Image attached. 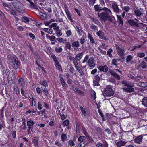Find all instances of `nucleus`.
Instances as JSON below:
<instances>
[{
	"mask_svg": "<svg viewBox=\"0 0 147 147\" xmlns=\"http://www.w3.org/2000/svg\"><path fill=\"white\" fill-rule=\"evenodd\" d=\"M91 97L92 99L95 100L96 98V94L95 92L94 91H92Z\"/></svg>",
	"mask_w": 147,
	"mask_h": 147,
	"instance_id": "44",
	"label": "nucleus"
},
{
	"mask_svg": "<svg viewBox=\"0 0 147 147\" xmlns=\"http://www.w3.org/2000/svg\"><path fill=\"white\" fill-rule=\"evenodd\" d=\"M49 39L51 41H54L55 38V37L54 36H50L49 35Z\"/></svg>",
	"mask_w": 147,
	"mask_h": 147,
	"instance_id": "59",
	"label": "nucleus"
},
{
	"mask_svg": "<svg viewBox=\"0 0 147 147\" xmlns=\"http://www.w3.org/2000/svg\"><path fill=\"white\" fill-rule=\"evenodd\" d=\"M98 112L100 115L101 116L103 121H104V118L103 113L99 109L98 110Z\"/></svg>",
	"mask_w": 147,
	"mask_h": 147,
	"instance_id": "62",
	"label": "nucleus"
},
{
	"mask_svg": "<svg viewBox=\"0 0 147 147\" xmlns=\"http://www.w3.org/2000/svg\"><path fill=\"white\" fill-rule=\"evenodd\" d=\"M142 104L146 107H147V97H144L142 101Z\"/></svg>",
	"mask_w": 147,
	"mask_h": 147,
	"instance_id": "28",
	"label": "nucleus"
},
{
	"mask_svg": "<svg viewBox=\"0 0 147 147\" xmlns=\"http://www.w3.org/2000/svg\"><path fill=\"white\" fill-rule=\"evenodd\" d=\"M86 138L85 137L83 136H80L78 139L79 141L81 142H83V140H84Z\"/></svg>",
	"mask_w": 147,
	"mask_h": 147,
	"instance_id": "49",
	"label": "nucleus"
},
{
	"mask_svg": "<svg viewBox=\"0 0 147 147\" xmlns=\"http://www.w3.org/2000/svg\"><path fill=\"white\" fill-rule=\"evenodd\" d=\"M97 34L101 39L106 40L108 39L104 36V33L102 31L100 30L97 33Z\"/></svg>",
	"mask_w": 147,
	"mask_h": 147,
	"instance_id": "16",
	"label": "nucleus"
},
{
	"mask_svg": "<svg viewBox=\"0 0 147 147\" xmlns=\"http://www.w3.org/2000/svg\"><path fill=\"white\" fill-rule=\"evenodd\" d=\"M59 27H57L54 29V30L55 31V33L58 37L61 36L62 35L61 31L59 29Z\"/></svg>",
	"mask_w": 147,
	"mask_h": 147,
	"instance_id": "22",
	"label": "nucleus"
},
{
	"mask_svg": "<svg viewBox=\"0 0 147 147\" xmlns=\"http://www.w3.org/2000/svg\"><path fill=\"white\" fill-rule=\"evenodd\" d=\"M9 64L15 69L18 68L20 65V63L18 61V58L15 55L10 57L9 58Z\"/></svg>",
	"mask_w": 147,
	"mask_h": 147,
	"instance_id": "3",
	"label": "nucleus"
},
{
	"mask_svg": "<svg viewBox=\"0 0 147 147\" xmlns=\"http://www.w3.org/2000/svg\"><path fill=\"white\" fill-rule=\"evenodd\" d=\"M44 9L48 11L50 13L51 12L52 10L51 8L48 7H46Z\"/></svg>",
	"mask_w": 147,
	"mask_h": 147,
	"instance_id": "61",
	"label": "nucleus"
},
{
	"mask_svg": "<svg viewBox=\"0 0 147 147\" xmlns=\"http://www.w3.org/2000/svg\"><path fill=\"white\" fill-rule=\"evenodd\" d=\"M44 30L50 34H52L53 32V29L51 27L47 28H44Z\"/></svg>",
	"mask_w": 147,
	"mask_h": 147,
	"instance_id": "27",
	"label": "nucleus"
},
{
	"mask_svg": "<svg viewBox=\"0 0 147 147\" xmlns=\"http://www.w3.org/2000/svg\"><path fill=\"white\" fill-rule=\"evenodd\" d=\"M76 29L78 33V34L79 36H80L82 35V31L79 28L78 26H76Z\"/></svg>",
	"mask_w": 147,
	"mask_h": 147,
	"instance_id": "35",
	"label": "nucleus"
},
{
	"mask_svg": "<svg viewBox=\"0 0 147 147\" xmlns=\"http://www.w3.org/2000/svg\"><path fill=\"white\" fill-rule=\"evenodd\" d=\"M96 0H89L88 1L89 5L91 6H93L95 3Z\"/></svg>",
	"mask_w": 147,
	"mask_h": 147,
	"instance_id": "51",
	"label": "nucleus"
},
{
	"mask_svg": "<svg viewBox=\"0 0 147 147\" xmlns=\"http://www.w3.org/2000/svg\"><path fill=\"white\" fill-rule=\"evenodd\" d=\"M90 28L94 31H97V27L94 24L91 25L90 26Z\"/></svg>",
	"mask_w": 147,
	"mask_h": 147,
	"instance_id": "37",
	"label": "nucleus"
},
{
	"mask_svg": "<svg viewBox=\"0 0 147 147\" xmlns=\"http://www.w3.org/2000/svg\"><path fill=\"white\" fill-rule=\"evenodd\" d=\"M38 139L37 137H35L33 138L32 142L35 146L38 147Z\"/></svg>",
	"mask_w": 147,
	"mask_h": 147,
	"instance_id": "18",
	"label": "nucleus"
},
{
	"mask_svg": "<svg viewBox=\"0 0 147 147\" xmlns=\"http://www.w3.org/2000/svg\"><path fill=\"white\" fill-rule=\"evenodd\" d=\"M87 63H88L90 69L93 68L96 65L94 58L93 57L90 58L88 61L87 62Z\"/></svg>",
	"mask_w": 147,
	"mask_h": 147,
	"instance_id": "7",
	"label": "nucleus"
},
{
	"mask_svg": "<svg viewBox=\"0 0 147 147\" xmlns=\"http://www.w3.org/2000/svg\"><path fill=\"white\" fill-rule=\"evenodd\" d=\"M22 22H28L29 21V18L26 17H23L21 19Z\"/></svg>",
	"mask_w": 147,
	"mask_h": 147,
	"instance_id": "41",
	"label": "nucleus"
},
{
	"mask_svg": "<svg viewBox=\"0 0 147 147\" xmlns=\"http://www.w3.org/2000/svg\"><path fill=\"white\" fill-rule=\"evenodd\" d=\"M145 56V53L143 52H138L137 53V56L140 58H142Z\"/></svg>",
	"mask_w": 147,
	"mask_h": 147,
	"instance_id": "39",
	"label": "nucleus"
},
{
	"mask_svg": "<svg viewBox=\"0 0 147 147\" xmlns=\"http://www.w3.org/2000/svg\"><path fill=\"white\" fill-rule=\"evenodd\" d=\"M87 144V142H82L79 143L77 147H84Z\"/></svg>",
	"mask_w": 147,
	"mask_h": 147,
	"instance_id": "34",
	"label": "nucleus"
},
{
	"mask_svg": "<svg viewBox=\"0 0 147 147\" xmlns=\"http://www.w3.org/2000/svg\"><path fill=\"white\" fill-rule=\"evenodd\" d=\"M65 11L67 15L68 19L70 20L71 22H74V21L71 18V13L68 10L67 8H65Z\"/></svg>",
	"mask_w": 147,
	"mask_h": 147,
	"instance_id": "13",
	"label": "nucleus"
},
{
	"mask_svg": "<svg viewBox=\"0 0 147 147\" xmlns=\"http://www.w3.org/2000/svg\"><path fill=\"white\" fill-rule=\"evenodd\" d=\"M51 57L53 59L54 62L57 61V60L56 58V57L54 54H52L51 55Z\"/></svg>",
	"mask_w": 147,
	"mask_h": 147,
	"instance_id": "63",
	"label": "nucleus"
},
{
	"mask_svg": "<svg viewBox=\"0 0 147 147\" xmlns=\"http://www.w3.org/2000/svg\"><path fill=\"white\" fill-rule=\"evenodd\" d=\"M67 136L65 134H62L61 136V140L63 142H64L67 139Z\"/></svg>",
	"mask_w": 147,
	"mask_h": 147,
	"instance_id": "40",
	"label": "nucleus"
},
{
	"mask_svg": "<svg viewBox=\"0 0 147 147\" xmlns=\"http://www.w3.org/2000/svg\"><path fill=\"white\" fill-rule=\"evenodd\" d=\"M55 65L57 69L61 71H62V69L61 66L59 63L58 61L55 62Z\"/></svg>",
	"mask_w": 147,
	"mask_h": 147,
	"instance_id": "29",
	"label": "nucleus"
},
{
	"mask_svg": "<svg viewBox=\"0 0 147 147\" xmlns=\"http://www.w3.org/2000/svg\"><path fill=\"white\" fill-rule=\"evenodd\" d=\"M40 84L41 85H42L45 87L44 88H46V87L48 86V84L46 81L45 80H42L40 81Z\"/></svg>",
	"mask_w": 147,
	"mask_h": 147,
	"instance_id": "33",
	"label": "nucleus"
},
{
	"mask_svg": "<svg viewBox=\"0 0 147 147\" xmlns=\"http://www.w3.org/2000/svg\"><path fill=\"white\" fill-rule=\"evenodd\" d=\"M21 94L24 96H25L26 95V92L23 89V88H21Z\"/></svg>",
	"mask_w": 147,
	"mask_h": 147,
	"instance_id": "54",
	"label": "nucleus"
},
{
	"mask_svg": "<svg viewBox=\"0 0 147 147\" xmlns=\"http://www.w3.org/2000/svg\"><path fill=\"white\" fill-rule=\"evenodd\" d=\"M134 12L135 13V15L136 16L138 17L140 16L142 14L141 11L137 9H134Z\"/></svg>",
	"mask_w": 147,
	"mask_h": 147,
	"instance_id": "24",
	"label": "nucleus"
},
{
	"mask_svg": "<svg viewBox=\"0 0 147 147\" xmlns=\"http://www.w3.org/2000/svg\"><path fill=\"white\" fill-rule=\"evenodd\" d=\"M127 142L122 140H120L116 143V145L117 147H121L125 146Z\"/></svg>",
	"mask_w": 147,
	"mask_h": 147,
	"instance_id": "14",
	"label": "nucleus"
},
{
	"mask_svg": "<svg viewBox=\"0 0 147 147\" xmlns=\"http://www.w3.org/2000/svg\"><path fill=\"white\" fill-rule=\"evenodd\" d=\"M111 6L114 12L116 13L119 12L120 9L118 7V5L116 2L114 1L112 2Z\"/></svg>",
	"mask_w": 147,
	"mask_h": 147,
	"instance_id": "9",
	"label": "nucleus"
},
{
	"mask_svg": "<svg viewBox=\"0 0 147 147\" xmlns=\"http://www.w3.org/2000/svg\"><path fill=\"white\" fill-rule=\"evenodd\" d=\"M67 37H69L72 34V32L70 30L67 31L66 32Z\"/></svg>",
	"mask_w": 147,
	"mask_h": 147,
	"instance_id": "55",
	"label": "nucleus"
},
{
	"mask_svg": "<svg viewBox=\"0 0 147 147\" xmlns=\"http://www.w3.org/2000/svg\"><path fill=\"white\" fill-rule=\"evenodd\" d=\"M128 23L131 26H134L136 27H139V23H137L133 20H129L128 21Z\"/></svg>",
	"mask_w": 147,
	"mask_h": 147,
	"instance_id": "15",
	"label": "nucleus"
},
{
	"mask_svg": "<svg viewBox=\"0 0 147 147\" xmlns=\"http://www.w3.org/2000/svg\"><path fill=\"white\" fill-rule=\"evenodd\" d=\"M117 21L120 24L123 25V22L121 16L117 15Z\"/></svg>",
	"mask_w": 147,
	"mask_h": 147,
	"instance_id": "32",
	"label": "nucleus"
},
{
	"mask_svg": "<svg viewBox=\"0 0 147 147\" xmlns=\"http://www.w3.org/2000/svg\"><path fill=\"white\" fill-rule=\"evenodd\" d=\"M118 61V60L116 59H114L112 60L111 62L112 65H116L117 64Z\"/></svg>",
	"mask_w": 147,
	"mask_h": 147,
	"instance_id": "45",
	"label": "nucleus"
},
{
	"mask_svg": "<svg viewBox=\"0 0 147 147\" xmlns=\"http://www.w3.org/2000/svg\"><path fill=\"white\" fill-rule=\"evenodd\" d=\"M16 10L18 12L23 13L24 12V5L21 2L17 1L14 5Z\"/></svg>",
	"mask_w": 147,
	"mask_h": 147,
	"instance_id": "5",
	"label": "nucleus"
},
{
	"mask_svg": "<svg viewBox=\"0 0 147 147\" xmlns=\"http://www.w3.org/2000/svg\"><path fill=\"white\" fill-rule=\"evenodd\" d=\"M80 109H81V111L82 112V114L84 115V116H86V112L85 110V109L83 108L81 106L80 107Z\"/></svg>",
	"mask_w": 147,
	"mask_h": 147,
	"instance_id": "43",
	"label": "nucleus"
},
{
	"mask_svg": "<svg viewBox=\"0 0 147 147\" xmlns=\"http://www.w3.org/2000/svg\"><path fill=\"white\" fill-rule=\"evenodd\" d=\"M112 52V49L111 48L107 52V55L110 57H112V55L111 54V53Z\"/></svg>",
	"mask_w": 147,
	"mask_h": 147,
	"instance_id": "46",
	"label": "nucleus"
},
{
	"mask_svg": "<svg viewBox=\"0 0 147 147\" xmlns=\"http://www.w3.org/2000/svg\"><path fill=\"white\" fill-rule=\"evenodd\" d=\"M69 121L67 119L65 120L63 122V124L64 126H67L69 125Z\"/></svg>",
	"mask_w": 147,
	"mask_h": 147,
	"instance_id": "52",
	"label": "nucleus"
},
{
	"mask_svg": "<svg viewBox=\"0 0 147 147\" xmlns=\"http://www.w3.org/2000/svg\"><path fill=\"white\" fill-rule=\"evenodd\" d=\"M121 83L125 86L122 88V90L127 93H131L134 91V89L133 88L134 86L133 83L131 82H127L125 81H122Z\"/></svg>",
	"mask_w": 147,
	"mask_h": 147,
	"instance_id": "2",
	"label": "nucleus"
},
{
	"mask_svg": "<svg viewBox=\"0 0 147 147\" xmlns=\"http://www.w3.org/2000/svg\"><path fill=\"white\" fill-rule=\"evenodd\" d=\"M55 144L59 146H62V144L60 143V142L58 140L56 141L55 142Z\"/></svg>",
	"mask_w": 147,
	"mask_h": 147,
	"instance_id": "64",
	"label": "nucleus"
},
{
	"mask_svg": "<svg viewBox=\"0 0 147 147\" xmlns=\"http://www.w3.org/2000/svg\"><path fill=\"white\" fill-rule=\"evenodd\" d=\"M100 79L98 75H96L93 78V82L94 86H98L99 85V82Z\"/></svg>",
	"mask_w": 147,
	"mask_h": 147,
	"instance_id": "8",
	"label": "nucleus"
},
{
	"mask_svg": "<svg viewBox=\"0 0 147 147\" xmlns=\"http://www.w3.org/2000/svg\"><path fill=\"white\" fill-rule=\"evenodd\" d=\"M14 90L16 94H18L20 93L19 90L17 87H16V88H14Z\"/></svg>",
	"mask_w": 147,
	"mask_h": 147,
	"instance_id": "58",
	"label": "nucleus"
},
{
	"mask_svg": "<svg viewBox=\"0 0 147 147\" xmlns=\"http://www.w3.org/2000/svg\"><path fill=\"white\" fill-rule=\"evenodd\" d=\"M140 86L141 87H147V83L145 82H142L139 83Z\"/></svg>",
	"mask_w": 147,
	"mask_h": 147,
	"instance_id": "36",
	"label": "nucleus"
},
{
	"mask_svg": "<svg viewBox=\"0 0 147 147\" xmlns=\"http://www.w3.org/2000/svg\"><path fill=\"white\" fill-rule=\"evenodd\" d=\"M114 94V92L112 89V86L110 85L107 86L104 91V96L110 97L113 96Z\"/></svg>",
	"mask_w": 147,
	"mask_h": 147,
	"instance_id": "6",
	"label": "nucleus"
},
{
	"mask_svg": "<svg viewBox=\"0 0 147 147\" xmlns=\"http://www.w3.org/2000/svg\"><path fill=\"white\" fill-rule=\"evenodd\" d=\"M133 57L131 55H129L127 56L126 58V62L127 63L129 62Z\"/></svg>",
	"mask_w": 147,
	"mask_h": 147,
	"instance_id": "47",
	"label": "nucleus"
},
{
	"mask_svg": "<svg viewBox=\"0 0 147 147\" xmlns=\"http://www.w3.org/2000/svg\"><path fill=\"white\" fill-rule=\"evenodd\" d=\"M139 62L140 64V65L141 66V67L143 69H145L147 67V63L142 61H139Z\"/></svg>",
	"mask_w": 147,
	"mask_h": 147,
	"instance_id": "25",
	"label": "nucleus"
},
{
	"mask_svg": "<svg viewBox=\"0 0 147 147\" xmlns=\"http://www.w3.org/2000/svg\"><path fill=\"white\" fill-rule=\"evenodd\" d=\"M30 3V4L31 6L33 8L35 9H37V6L36 5H35L33 2L31 1Z\"/></svg>",
	"mask_w": 147,
	"mask_h": 147,
	"instance_id": "56",
	"label": "nucleus"
},
{
	"mask_svg": "<svg viewBox=\"0 0 147 147\" xmlns=\"http://www.w3.org/2000/svg\"><path fill=\"white\" fill-rule=\"evenodd\" d=\"M143 137V136L142 135H140L137 136L134 139V142L140 144L142 141Z\"/></svg>",
	"mask_w": 147,
	"mask_h": 147,
	"instance_id": "11",
	"label": "nucleus"
},
{
	"mask_svg": "<svg viewBox=\"0 0 147 147\" xmlns=\"http://www.w3.org/2000/svg\"><path fill=\"white\" fill-rule=\"evenodd\" d=\"M115 45L118 55L122 59H123L124 57L125 52L124 48L119 44H115Z\"/></svg>",
	"mask_w": 147,
	"mask_h": 147,
	"instance_id": "4",
	"label": "nucleus"
},
{
	"mask_svg": "<svg viewBox=\"0 0 147 147\" xmlns=\"http://www.w3.org/2000/svg\"><path fill=\"white\" fill-rule=\"evenodd\" d=\"M33 127H28L27 129V132L28 134H30L31 133V132H33Z\"/></svg>",
	"mask_w": 147,
	"mask_h": 147,
	"instance_id": "50",
	"label": "nucleus"
},
{
	"mask_svg": "<svg viewBox=\"0 0 147 147\" xmlns=\"http://www.w3.org/2000/svg\"><path fill=\"white\" fill-rule=\"evenodd\" d=\"M89 59V55H86L84 57V59L83 60L82 62V63H84L86 62H87V61H88Z\"/></svg>",
	"mask_w": 147,
	"mask_h": 147,
	"instance_id": "42",
	"label": "nucleus"
},
{
	"mask_svg": "<svg viewBox=\"0 0 147 147\" xmlns=\"http://www.w3.org/2000/svg\"><path fill=\"white\" fill-rule=\"evenodd\" d=\"M83 56V53H81L77 54L75 57L78 61H79L82 58Z\"/></svg>",
	"mask_w": 147,
	"mask_h": 147,
	"instance_id": "30",
	"label": "nucleus"
},
{
	"mask_svg": "<svg viewBox=\"0 0 147 147\" xmlns=\"http://www.w3.org/2000/svg\"><path fill=\"white\" fill-rule=\"evenodd\" d=\"M42 88L43 92L45 94L46 96H47L48 94V92L46 88H44V87H42Z\"/></svg>",
	"mask_w": 147,
	"mask_h": 147,
	"instance_id": "38",
	"label": "nucleus"
},
{
	"mask_svg": "<svg viewBox=\"0 0 147 147\" xmlns=\"http://www.w3.org/2000/svg\"><path fill=\"white\" fill-rule=\"evenodd\" d=\"M55 50L57 53L61 52L62 51V47L61 46L59 48H55Z\"/></svg>",
	"mask_w": 147,
	"mask_h": 147,
	"instance_id": "48",
	"label": "nucleus"
},
{
	"mask_svg": "<svg viewBox=\"0 0 147 147\" xmlns=\"http://www.w3.org/2000/svg\"><path fill=\"white\" fill-rule=\"evenodd\" d=\"M109 72L110 73L111 75L117 79L119 80L120 79V77L118 74L113 71L109 69Z\"/></svg>",
	"mask_w": 147,
	"mask_h": 147,
	"instance_id": "12",
	"label": "nucleus"
},
{
	"mask_svg": "<svg viewBox=\"0 0 147 147\" xmlns=\"http://www.w3.org/2000/svg\"><path fill=\"white\" fill-rule=\"evenodd\" d=\"M18 84L19 86L22 87V88H23L24 86L25 82L23 78H20L19 79Z\"/></svg>",
	"mask_w": 147,
	"mask_h": 147,
	"instance_id": "17",
	"label": "nucleus"
},
{
	"mask_svg": "<svg viewBox=\"0 0 147 147\" xmlns=\"http://www.w3.org/2000/svg\"><path fill=\"white\" fill-rule=\"evenodd\" d=\"M71 46L73 48L79 47V43L78 41H73L71 42Z\"/></svg>",
	"mask_w": 147,
	"mask_h": 147,
	"instance_id": "19",
	"label": "nucleus"
},
{
	"mask_svg": "<svg viewBox=\"0 0 147 147\" xmlns=\"http://www.w3.org/2000/svg\"><path fill=\"white\" fill-rule=\"evenodd\" d=\"M65 49L67 51H70L72 49L71 47V44L69 42H65Z\"/></svg>",
	"mask_w": 147,
	"mask_h": 147,
	"instance_id": "21",
	"label": "nucleus"
},
{
	"mask_svg": "<svg viewBox=\"0 0 147 147\" xmlns=\"http://www.w3.org/2000/svg\"><path fill=\"white\" fill-rule=\"evenodd\" d=\"M88 39L90 40V42L92 44L94 43L95 41L91 35L89 33L88 34Z\"/></svg>",
	"mask_w": 147,
	"mask_h": 147,
	"instance_id": "31",
	"label": "nucleus"
},
{
	"mask_svg": "<svg viewBox=\"0 0 147 147\" xmlns=\"http://www.w3.org/2000/svg\"><path fill=\"white\" fill-rule=\"evenodd\" d=\"M123 9L125 11L128 12L129 11L130 8L128 6H125L123 7Z\"/></svg>",
	"mask_w": 147,
	"mask_h": 147,
	"instance_id": "53",
	"label": "nucleus"
},
{
	"mask_svg": "<svg viewBox=\"0 0 147 147\" xmlns=\"http://www.w3.org/2000/svg\"><path fill=\"white\" fill-rule=\"evenodd\" d=\"M57 24L56 23H53L51 24V27H53V29L54 30L55 28H57V27H59L58 26H57Z\"/></svg>",
	"mask_w": 147,
	"mask_h": 147,
	"instance_id": "57",
	"label": "nucleus"
},
{
	"mask_svg": "<svg viewBox=\"0 0 147 147\" xmlns=\"http://www.w3.org/2000/svg\"><path fill=\"white\" fill-rule=\"evenodd\" d=\"M94 8L96 11H98V12L99 13H100V12L103 10V8L98 5L94 6Z\"/></svg>",
	"mask_w": 147,
	"mask_h": 147,
	"instance_id": "23",
	"label": "nucleus"
},
{
	"mask_svg": "<svg viewBox=\"0 0 147 147\" xmlns=\"http://www.w3.org/2000/svg\"><path fill=\"white\" fill-rule=\"evenodd\" d=\"M59 115L61 116V119L62 120H64V119H65L67 117L64 114H61V113H60Z\"/></svg>",
	"mask_w": 147,
	"mask_h": 147,
	"instance_id": "60",
	"label": "nucleus"
},
{
	"mask_svg": "<svg viewBox=\"0 0 147 147\" xmlns=\"http://www.w3.org/2000/svg\"><path fill=\"white\" fill-rule=\"evenodd\" d=\"M60 81L63 87H66L67 86V85L65 82L64 78L60 76Z\"/></svg>",
	"mask_w": 147,
	"mask_h": 147,
	"instance_id": "20",
	"label": "nucleus"
},
{
	"mask_svg": "<svg viewBox=\"0 0 147 147\" xmlns=\"http://www.w3.org/2000/svg\"><path fill=\"white\" fill-rule=\"evenodd\" d=\"M98 69L100 71H102L104 72H106L109 70V68L106 65L104 66H100L98 67Z\"/></svg>",
	"mask_w": 147,
	"mask_h": 147,
	"instance_id": "10",
	"label": "nucleus"
},
{
	"mask_svg": "<svg viewBox=\"0 0 147 147\" xmlns=\"http://www.w3.org/2000/svg\"><path fill=\"white\" fill-rule=\"evenodd\" d=\"M103 11L100 13H98V17L102 22H105L108 19V21L112 22V20L111 16H112V12L108 8L104 7L103 8Z\"/></svg>",
	"mask_w": 147,
	"mask_h": 147,
	"instance_id": "1",
	"label": "nucleus"
},
{
	"mask_svg": "<svg viewBox=\"0 0 147 147\" xmlns=\"http://www.w3.org/2000/svg\"><path fill=\"white\" fill-rule=\"evenodd\" d=\"M27 125L28 127H31L33 128V125L34 123L33 120H29L27 121Z\"/></svg>",
	"mask_w": 147,
	"mask_h": 147,
	"instance_id": "26",
	"label": "nucleus"
}]
</instances>
